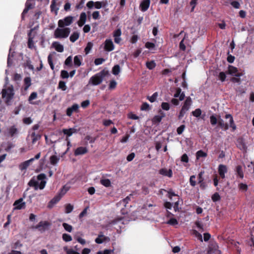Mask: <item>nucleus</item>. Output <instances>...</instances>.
Instances as JSON below:
<instances>
[{"label":"nucleus","mask_w":254,"mask_h":254,"mask_svg":"<svg viewBox=\"0 0 254 254\" xmlns=\"http://www.w3.org/2000/svg\"><path fill=\"white\" fill-rule=\"evenodd\" d=\"M224 117L226 119H229V124L224 123L223 120L221 118L220 116L218 115V117H216L214 115H212L210 117L211 125L212 126H215L218 124V127L225 131L227 130L229 127L232 128V131H235L237 127L234 123L233 116L231 114H226Z\"/></svg>","instance_id":"f257e3e1"},{"label":"nucleus","mask_w":254,"mask_h":254,"mask_svg":"<svg viewBox=\"0 0 254 254\" xmlns=\"http://www.w3.org/2000/svg\"><path fill=\"white\" fill-rule=\"evenodd\" d=\"M109 75V71L106 68H104L92 76L89 79V84L94 86L98 85L102 82L104 77Z\"/></svg>","instance_id":"f03ea898"},{"label":"nucleus","mask_w":254,"mask_h":254,"mask_svg":"<svg viewBox=\"0 0 254 254\" xmlns=\"http://www.w3.org/2000/svg\"><path fill=\"white\" fill-rule=\"evenodd\" d=\"M46 178V176L45 174H40L37 176V180L41 181L40 184L34 179H32L28 182V185L30 187H34L35 190H37L38 189L43 190L46 186V181L44 180Z\"/></svg>","instance_id":"7ed1b4c3"},{"label":"nucleus","mask_w":254,"mask_h":254,"mask_svg":"<svg viewBox=\"0 0 254 254\" xmlns=\"http://www.w3.org/2000/svg\"><path fill=\"white\" fill-rule=\"evenodd\" d=\"M1 94L2 98L5 99V103L8 105L9 102L12 100L14 94L13 86L10 85L6 88L3 89Z\"/></svg>","instance_id":"20e7f679"},{"label":"nucleus","mask_w":254,"mask_h":254,"mask_svg":"<svg viewBox=\"0 0 254 254\" xmlns=\"http://www.w3.org/2000/svg\"><path fill=\"white\" fill-rule=\"evenodd\" d=\"M70 32V28H57L54 32L55 38L57 39L67 38Z\"/></svg>","instance_id":"39448f33"},{"label":"nucleus","mask_w":254,"mask_h":254,"mask_svg":"<svg viewBox=\"0 0 254 254\" xmlns=\"http://www.w3.org/2000/svg\"><path fill=\"white\" fill-rule=\"evenodd\" d=\"M73 21V17L71 16L65 17L63 19H60L58 21V26L59 27L63 28L66 26L70 25Z\"/></svg>","instance_id":"423d86ee"},{"label":"nucleus","mask_w":254,"mask_h":254,"mask_svg":"<svg viewBox=\"0 0 254 254\" xmlns=\"http://www.w3.org/2000/svg\"><path fill=\"white\" fill-rule=\"evenodd\" d=\"M106 5V2H101V1H96L94 2L93 1L90 0L89 1L87 4L86 6L87 7L91 9L93 8V7L94 6L97 9H100L103 6H105Z\"/></svg>","instance_id":"0eeeda50"},{"label":"nucleus","mask_w":254,"mask_h":254,"mask_svg":"<svg viewBox=\"0 0 254 254\" xmlns=\"http://www.w3.org/2000/svg\"><path fill=\"white\" fill-rule=\"evenodd\" d=\"M227 73L232 75H235L237 77H240L243 75L242 73L238 72V70L237 67L231 65L228 66Z\"/></svg>","instance_id":"6e6552de"},{"label":"nucleus","mask_w":254,"mask_h":254,"mask_svg":"<svg viewBox=\"0 0 254 254\" xmlns=\"http://www.w3.org/2000/svg\"><path fill=\"white\" fill-rule=\"evenodd\" d=\"M50 225V223L48 221H40L35 228L41 232H44L48 229V227Z\"/></svg>","instance_id":"1a4fd4ad"},{"label":"nucleus","mask_w":254,"mask_h":254,"mask_svg":"<svg viewBox=\"0 0 254 254\" xmlns=\"http://www.w3.org/2000/svg\"><path fill=\"white\" fill-rule=\"evenodd\" d=\"M13 205L15 209L20 210L25 208L26 203L25 202H23V198H20L14 202Z\"/></svg>","instance_id":"9d476101"},{"label":"nucleus","mask_w":254,"mask_h":254,"mask_svg":"<svg viewBox=\"0 0 254 254\" xmlns=\"http://www.w3.org/2000/svg\"><path fill=\"white\" fill-rule=\"evenodd\" d=\"M79 105L77 104H74L70 107H68L66 111V115L70 117L73 112L78 113L79 112Z\"/></svg>","instance_id":"9b49d317"},{"label":"nucleus","mask_w":254,"mask_h":254,"mask_svg":"<svg viewBox=\"0 0 254 254\" xmlns=\"http://www.w3.org/2000/svg\"><path fill=\"white\" fill-rule=\"evenodd\" d=\"M114 45L111 39H107L105 42L104 49L106 51L110 52L114 50Z\"/></svg>","instance_id":"f8f14e48"},{"label":"nucleus","mask_w":254,"mask_h":254,"mask_svg":"<svg viewBox=\"0 0 254 254\" xmlns=\"http://www.w3.org/2000/svg\"><path fill=\"white\" fill-rule=\"evenodd\" d=\"M150 4V0H143L139 5L140 10L143 11H146L149 8Z\"/></svg>","instance_id":"ddd939ff"},{"label":"nucleus","mask_w":254,"mask_h":254,"mask_svg":"<svg viewBox=\"0 0 254 254\" xmlns=\"http://www.w3.org/2000/svg\"><path fill=\"white\" fill-rule=\"evenodd\" d=\"M227 172V168L226 165H219L218 166V173L220 177L222 179L225 178V174Z\"/></svg>","instance_id":"4468645a"},{"label":"nucleus","mask_w":254,"mask_h":254,"mask_svg":"<svg viewBox=\"0 0 254 254\" xmlns=\"http://www.w3.org/2000/svg\"><path fill=\"white\" fill-rule=\"evenodd\" d=\"M88 152V149L85 147H77L74 151V154L75 156L83 155Z\"/></svg>","instance_id":"2eb2a0df"},{"label":"nucleus","mask_w":254,"mask_h":254,"mask_svg":"<svg viewBox=\"0 0 254 254\" xmlns=\"http://www.w3.org/2000/svg\"><path fill=\"white\" fill-rule=\"evenodd\" d=\"M159 174L163 176H167L170 178L172 177V175H173L172 170H171V169L167 170L166 168L161 169L159 170Z\"/></svg>","instance_id":"dca6fc26"},{"label":"nucleus","mask_w":254,"mask_h":254,"mask_svg":"<svg viewBox=\"0 0 254 254\" xmlns=\"http://www.w3.org/2000/svg\"><path fill=\"white\" fill-rule=\"evenodd\" d=\"M87 18L86 14L85 12H82L80 14L79 20L77 22V24L79 27L82 26L85 23Z\"/></svg>","instance_id":"f3484780"},{"label":"nucleus","mask_w":254,"mask_h":254,"mask_svg":"<svg viewBox=\"0 0 254 254\" xmlns=\"http://www.w3.org/2000/svg\"><path fill=\"white\" fill-rule=\"evenodd\" d=\"M39 27L38 25H37L36 26H35L34 28L31 29L28 33V38H32V39H34L35 37L37 35V32L38 28Z\"/></svg>","instance_id":"a211bd4d"},{"label":"nucleus","mask_w":254,"mask_h":254,"mask_svg":"<svg viewBox=\"0 0 254 254\" xmlns=\"http://www.w3.org/2000/svg\"><path fill=\"white\" fill-rule=\"evenodd\" d=\"M53 47L58 52H63L64 50V46L58 42H54L52 44Z\"/></svg>","instance_id":"6ab92c4d"},{"label":"nucleus","mask_w":254,"mask_h":254,"mask_svg":"<svg viewBox=\"0 0 254 254\" xmlns=\"http://www.w3.org/2000/svg\"><path fill=\"white\" fill-rule=\"evenodd\" d=\"M31 85V79L30 77H26L24 79V85H23V88L25 91H26L28 90L29 87Z\"/></svg>","instance_id":"aec40b11"},{"label":"nucleus","mask_w":254,"mask_h":254,"mask_svg":"<svg viewBox=\"0 0 254 254\" xmlns=\"http://www.w3.org/2000/svg\"><path fill=\"white\" fill-rule=\"evenodd\" d=\"M191 102L192 101L191 98L190 97H187L182 108L186 109L187 111H189L191 105Z\"/></svg>","instance_id":"412c9836"},{"label":"nucleus","mask_w":254,"mask_h":254,"mask_svg":"<svg viewBox=\"0 0 254 254\" xmlns=\"http://www.w3.org/2000/svg\"><path fill=\"white\" fill-rule=\"evenodd\" d=\"M82 57L80 55L75 56L74 57L73 62L75 66L79 67L81 64Z\"/></svg>","instance_id":"4be33fe9"},{"label":"nucleus","mask_w":254,"mask_h":254,"mask_svg":"<svg viewBox=\"0 0 254 254\" xmlns=\"http://www.w3.org/2000/svg\"><path fill=\"white\" fill-rule=\"evenodd\" d=\"M76 132V129L74 128H70L69 129H63V132L66 134L68 137L70 136L73 133Z\"/></svg>","instance_id":"5701e85b"},{"label":"nucleus","mask_w":254,"mask_h":254,"mask_svg":"<svg viewBox=\"0 0 254 254\" xmlns=\"http://www.w3.org/2000/svg\"><path fill=\"white\" fill-rule=\"evenodd\" d=\"M61 199V196H56L51 200L48 204V207L51 208L53 206L58 203Z\"/></svg>","instance_id":"b1692460"},{"label":"nucleus","mask_w":254,"mask_h":254,"mask_svg":"<svg viewBox=\"0 0 254 254\" xmlns=\"http://www.w3.org/2000/svg\"><path fill=\"white\" fill-rule=\"evenodd\" d=\"M235 171L236 174L241 178H244V173L242 169V167L241 165H238L236 167Z\"/></svg>","instance_id":"393cba45"},{"label":"nucleus","mask_w":254,"mask_h":254,"mask_svg":"<svg viewBox=\"0 0 254 254\" xmlns=\"http://www.w3.org/2000/svg\"><path fill=\"white\" fill-rule=\"evenodd\" d=\"M79 37V32L75 31L73 32V33L69 37L70 41L74 43L75 42Z\"/></svg>","instance_id":"a878e982"},{"label":"nucleus","mask_w":254,"mask_h":254,"mask_svg":"<svg viewBox=\"0 0 254 254\" xmlns=\"http://www.w3.org/2000/svg\"><path fill=\"white\" fill-rule=\"evenodd\" d=\"M31 137L32 138V142L34 144L37 140L41 138V135L36 134L35 132L31 133Z\"/></svg>","instance_id":"bb28decb"},{"label":"nucleus","mask_w":254,"mask_h":254,"mask_svg":"<svg viewBox=\"0 0 254 254\" xmlns=\"http://www.w3.org/2000/svg\"><path fill=\"white\" fill-rule=\"evenodd\" d=\"M107 238L103 234H99L95 239V242L97 244H102L106 241Z\"/></svg>","instance_id":"cd10ccee"},{"label":"nucleus","mask_w":254,"mask_h":254,"mask_svg":"<svg viewBox=\"0 0 254 254\" xmlns=\"http://www.w3.org/2000/svg\"><path fill=\"white\" fill-rule=\"evenodd\" d=\"M17 132L18 130L15 126L10 127L8 129V133L11 137H13Z\"/></svg>","instance_id":"c85d7f7f"},{"label":"nucleus","mask_w":254,"mask_h":254,"mask_svg":"<svg viewBox=\"0 0 254 254\" xmlns=\"http://www.w3.org/2000/svg\"><path fill=\"white\" fill-rule=\"evenodd\" d=\"M60 160V158L56 155H52L50 158V163L53 165H56Z\"/></svg>","instance_id":"c756f323"},{"label":"nucleus","mask_w":254,"mask_h":254,"mask_svg":"<svg viewBox=\"0 0 254 254\" xmlns=\"http://www.w3.org/2000/svg\"><path fill=\"white\" fill-rule=\"evenodd\" d=\"M130 197L129 196H127L125 198L123 199V200L119 201L117 205L118 206L120 205H124V206H126V205L127 203H128V201H130Z\"/></svg>","instance_id":"7c9ffc66"},{"label":"nucleus","mask_w":254,"mask_h":254,"mask_svg":"<svg viewBox=\"0 0 254 254\" xmlns=\"http://www.w3.org/2000/svg\"><path fill=\"white\" fill-rule=\"evenodd\" d=\"M207 156V153L201 150H198L196 153V157L197 160L201 157H206Z\"/></svg>","instance_id":"2f4dec72"},{"label":"nucleus","mask_w":254,"mask_h":254,"mask_svg":"<svg viewBox=\"0 0 254 254\" xmlns=\"http://www.w3.org/2000/svg\"><path fill=\"white\" fill-rule=\"evenodd\" d=\"M56 1V0H52L50 8L51 11H55L56 14H57L59 8L57 7Z\"/></svg>","instance_id":"473e14b6"},{"label":"nucleus","mask_w":254,"mask_h":254,"mask_svg":"<svg viewBox=\"0 0 254 254\" xmlns=\"http://www.w3.org/2000/svg\"><path fill=\"white\" fill-rule=\"evenodd\" d=\"M146 66L149 69H153L156 66V63L154 61L147 62L146 63Z\"/></svg>","instance_id":"72a5a7b5"},{"label":"nucleus","mask_w":254,"mask_h":254,"mask_svg":"<svg viewBox=\"0 0 254 254\" xmlns=\"http://www.w3.org/2000/svg\"><path fill=\"white\" fill-rule=\"evenodd\" d=\"M238 188L240 190L244 192H246L248 190V186L247 184L244 183H240L238 185Z\"/></svg>","instance_id":"f704fd0d"},{"label":"nucleus","mask_w":254,"mask_h":254,"mask_svg":"<svg viewBox=\"0 0 254 254\" xmlns=\"http://www.w3.org/2000/svg\"><path fill=\"white\" fill-rule=\"evenodd\" d=\"M37 97V93L35 92H32L28 98V101L30 102V104H37L35 102H32L31 101H32L34 99H35Z\"/></svg>","instance_id":"c9c22d12"},{"label":"nucleus","mask_w":254,"mask_h":254,"mask_svg":"<svg viewBox=\"0 0 254 254\" xmlns=\"http://www.w3.org/2000/svg\"><path fill=\"white\" fill-rule=\"evenodd\" d=\"M121 70L120 66L119 64L114 65L112 68V73L113 74L117 75H118Z\"/></svg>","instance_id":"e433bc0d"},{"label":"nucleus","mask_w":254,"mask_h":254,"mask_svg":"<svg viewBox=\"0 0 254 254\" xmlns=\"http://www.w3.org/2000/svg\"><path fill=\"white\" fill-rule=\"evenodd\" d=\"M100 183L106 187H109L111 185V181L108 179H102L100 181Z\"/></svg>","instance_id":"4c0bfd02"},{"label":"nucleus","mask_w":254,"mask_h":254,"mask_svg":"<svg viewBox=\"0 0 254 254\" xmlns=\"http://www.w3.org/2000/svg\"><path fill=\"white\" fill-rule=\"evenodd\" d=\"M158 93L155 92L154 93L152 96H148L147 99L151 103H153L156 100L157 97H158Z\"/></svg>","instance_id":"58836bf2"},{"label":"nucleus","mask_w":254,"mask_h":254,"mask_svg":"<svg viewBox=\"0 0 254 254\" xmlns=\"http://www.w3.org/2000/svg\"><path fill=\"white\" fill-rule=\"evenodd\" d=\"M93 46V44L92 43L89 42L87 43L84 52L86 54H88L89 53L90 50H91L92 47Z\"/></svg>","instance_id":"ea45409f"},{"label":"nucleus","mask_w":254,"mask_h":254,"mask_svg":"<svg viewBox=\"0 0 254 254\" xmlns=\"http://www.w3.org/2000/svg\"><path fill=\"white\" fill-rule=\"evenodd\" d=\"M163 117L162 116H155L152 119V122L154 124L159 123L161 121Z\"/></svg>","instance_id":"a19ab883"},{"label":"nucleus","mask_w":254,"mask_h":254,"mask_svg":"<svg viewBox=\"0 0 254 254\" xmlns=\"http://www.w3.org/2000/svg\"><path fill=\"white\" fill-rule=\"evenodd\" d=\"M166 223L170 225L175 226L178 224V222L176 218H172L169 220Z\"/></svg>","instance_id":"79ce46f5"},{"label":"nucleus","mask_w":254,"mask_h":254,"mask_svg":"<svg viewBox=\"0 0 254 254\" xmlns=\"http://www.w3.org/2000/svg\"><path fill=\"white\" fill-rule=\"evenodd\" d=\"M63 226L64 228V229L68 232H71L72 230V227L71 225L66 223H63Z\"/></svg>","instance_id":"37998d69"},{"label":"nucleus","mask_w":254,"mask_h":254,"mask_svg":"<svg viewBox=\"0 0 254 254\" xmlns=\"http://www.w3.org/2000/svg\"><path fill=\"white\" fill-rule=\"evenodd\" d=\"M117 82L115 80H112L110 81L109 85V89L113 90L115 89L117 86Z\"/></svg>","instance_id":"c03bdc74"},{"label":"nucleus","mask_w":254,"mask_h":254,"mask_svg":"<svg viewBox=\"0 0 254 254\" xmlns=\"http://www.w3.org/2000/svg\"><path fill=\"white\" fill-rule=\"evenodd\" d=\"M58 88L62 89L63 91H65L66 89V86L65 82L63 81H60L59 83Z\"/></svg>","instance_id":"a18cd8bd"},{"label":"nucleus","mask_w":254,"mask_h":254,"mask_svg":"<svg viewBox=\"0 0 254 254\" xmlns=\"http://www.w3.org/2000/svg\"><path fill=\"white\" fill-rule=\"evenodd\" d=\"M63 239L65 242H70L72 240V237L70 235L67 234H64L62 236Z\"/></svg>","instance_id":"49530a36"},{"label":"nucleus","mask_w":254,"mask_h":254,"mask_svg":"<svg viewBox=\"0 0 254 254\" xmlns=\"http://www.w3.org/2000/svg\"><path fill=\"white\" fill-rule=\"evenodd\" d=\"M211 198L213 201L216 202L219 201L221 197L218 192H215L212 195Z\"/></svg>","instance_id":"de8ad7c7"},{"label":"nucleus","mask_w":254,"mask_h":254,"mask_svg":"<svg viewBox=\"0 0 254 254\" xmlns=\"http://www.w3.org/2000/svg\"><path fill=\"white\" fill-rule=\"evenodd\" d=\"M65 213H69L72 211V210L73 209V206L71 204L68 203L65 205Z\"/></svg>","instance_id":"09e8293b"},{"label":"nucleus","mask_w":254,"mask_h":254,"mask_svg":"<svg viewBox=\"0 0 254 254\" xmlns=\"http://www.w3.org/2000/svg\"><path fill=\"white\" fill-rule=\"evenodd\" d=\"M192 114L195 117H199L201 114V110L200 109H196L192 112Z\"/></svg>","instance_id":"8fccbe9b"},{"label":"nucleus","mask_w":254,"mask_h":254,"mask_svg":"<svg viewBox=\"0 0 254 254\" xmlns=\"http://www.w3.org/2000/svg\"><path fill=\"white\" fill-rule=\"evenodd\" d=\"M27 46L28 48L30 49H32L34 47V43L33 42V39H32V38H28Z\"/></svg>","instance_id":"3c124183"},{"label":"nucleus","mask_w":254,"mask_h":254,"mask_svg":"<svg viewBox=\"0 0 254 254\" xmlns=\"http://www.w3.org/2000/svg\"><path fill=\"white\" fill-rule=\"evenodd\" d=\"M65 65L68 66H72V57L71 56L68 57L65 62H64Z\"/></svg>","instance_id":"603ef678"},{"label":"nucleus","mask_w":254,"mask_h":254,"mask_svg":"<svg viewBox=\"0 0 254 254\" xmlns=\"http://www.w3.org/2000/svg\"><path fill=\"white\" fill-rule=\"evenodd\" d=\"M188 111L186 110V109L182 108L178 116V119L179 120L182 119Z\"/></svg>","instance_id":"864d4df0"},{"label":"nucleus","mask_w":254,"mask_h":254,"mask_svg":"<svg viewBox=\"0 0 254 254\" xmlns=\"http://www.w3.org/2000/svg\"><path fill=\"white\" fill-rule=\"evenodd\" d=\"M34 160V158H31L30 159L25 161L22 164L23 167H22V169H25L27 168V167H28V166L29 165L30 163L32 162Z\"/></svg>","instance_id":"5fc2aeb1"},{"label":"nucleus","mask_w":254,"mask_h":254,"mask_svg":"<svg viewBox=\"0 0 254 254\" xmlns=\"http://www.w3.org/2000/svg\"><path fill=\"white\" fill-rule=\"evenodd\" d=\"M185 128L186 126L185 125H182L181 126H180L177 129V133L179 135H181L184 131Z\"/></svg>","instance_id":"6e6d98bb"},{"label":"nucleus","mask_w":254,"mask_h":254,"mask_svg":"<svg viewBox=\"0 0 254 254\" xmlns=\"http://www.w3.org/2000/svg\"><path fill=\"white\" fill-rule=\"evenodd\" d=\"M170 107V104L167 102H163L161 104V108L164 110L168 111Z\"/></svg>","instance_id":"4d7b16f0"},{"label":"nucleus","mask_w":254,"mask_h":254,"mask_svg":"<svg viewBox=\"0 0 254 254\" xmlns=\"http://www.w3.org/2000/svg\"><path fill=\"white\" fill-rule=\"evenodd\" d=\"M61 76L62 78H67L69 77L68 72L65 70H62L61 72Z\"/></svg>","instance_id":"13d9d810"},{"label":"nucleus","mask_w":254,"mask_h":254,"mask_svg":"<svg viewBox=\"0 0 254 254\" xmlns=\"http://www.w3.org/2000/svg\"><path fill=\"white\" fill-rule=\"evenodd\" d=\"M218 78L221 81V82H224L226 78L225 73L223 71L220 72L218 75Z\"/></svg>","instance_id":"bf43d9fd"},{"label":"nucleus","mask_w":254,"mask_h":254,"mask_svg":"<svg viewBox=\"0 0 254 254\" xmlns=\"http://www.w3.org/2000/svg\"><path fill=\"white\" fill-rule=\"evenodd\" d=\"M195 176H194V175H192L190 177V185L192 187H194L196 184V181H195Z\"/></svg>","instance_id":"052dcab7"},{"label":"nucleus","mask_w":254,"mask_h":254,"mask_svg":"<svg viewBox=\"0 0 254 254\" xmlns=\"http://www.w3.org/2000/svg\"><path fill=\"white\" fill-rule=\"evenodd\" d=\"M105 61V60L103 58H97L94 61V64L95 65H98L101 64Z\"/></svg>","instance_id":"680f3d73"},{"label":"nucleus","mask_w":254,"mask_h":254,"mask_svg":"<svg viewBox=\"0 0 254 254\" xmlns=\"http://www.w3.org/2000/svg\"><path fill=\"white\" fill-rule=\"evenodd\" d=\"M150 109L149 104L146 103H143L141 106V110L142 111H148Z\"/></svg>","instance_id":"e2e57ef3"},{"label":"nucleus","mask_w":254,"mask_h":254,"mask_svg":"<svg viewBox=\"0 0 254 254\" xmlns=\"http://www.w3.org/2000/svg\"><path fill=\"white\" fill-rule=\"evenodd\" d=\"M195 225L199 229V231L202 232L204 231L203 224L199 221H196L195 222Z\"/></svg>","instance_id":"0e129e2a"},{"label":"nucleus","mask_w":254,"mask_h":254,"mask_svg":"<svg viewBox=\"0 0 254 254\" xmlns=\"http://www.w3.org/2000/svg\"><path fill=\"white\" fill-rule=\"evenodd\" d=\"M249 171L252 173H254V163L251 162L248 165Z\"/></svg>","instance_id":"69168bd1"},{"label":"nucleus","mask_w":254,"mask_h":254,"mask_svg":"<svg viewBox=\"0 0 254 254\" xmlns=\"http://www.w3.org/2000/svg\"><path fill=\"white\" fill-rule=\"evenodd\" d=\"M113 252V250L106 249L103 251H100L97 253V254H111Z\"/></svg>","instance_id":"338daca9"},{"label":"nucleus","mask_w":254,"mask_h":254,"mask_svg":"<svg viewBox=\"0 0 254 254\" xmlns=\"http://www.w3.org/2000/svg\"><path fill=\"white\" fill-rule=\"evenodd\" d=\"M66 251L67 254H80L78 252L74 251L72 249H68L66 247L64 248Z\"/></svg>","instance_id":"774afa93"}]
</instances>
